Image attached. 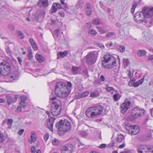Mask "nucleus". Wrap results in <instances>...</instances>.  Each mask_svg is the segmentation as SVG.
<instances>
[{
  "mask_svg": "<svg viewBox=\"0 0 153 153\" xmlns=\"http://www.w3.org/2000/svg\"><path fill=\"white\" fill-rule=\"evenodd\" d=\"M121 95L118 93L115 94H114L113 96L114 100L115 101H117L120 98Z\"/></svg>",
  "mask_w": 153,
  "mask_h": 153,
  "instance_id": "2f4dec72",
  "label": "nucleus"
},
{
  "mask_svg": "<svg viewBox=\"0 0 153 153\" xmlns=\"http://www.w3.org/2000/svg\"><path fill=\"white\" fill-rule=\"evenodd\" d=\"M31 151L32 153H34L36 151V149L34 146H32L30 148Z\"/></svg>",
  "mask_w": 153,
  "mask_h": 153,
  "instance_id": "e2e57ef3",
  "label": "nucleus"
},
{
  "mask_svg": "<svg viewBox=\"0 0 153 153\" xmlns=\"http://www.w3.org/2000/svg\"><path fill=\"white\" fill-rule=\"evenodd\" d=\"M82 97L87 96L89 94L88 91H86L83 93H81Z\"/></svg>",
  "mask_w": 153,
  "mask_h": 153,
  "instance_id": "603ef678",
  "label": "nucleus"
},
{
  "mask_svg": "<svg viewBox=\"0 0 153 153\" xmlns=\"http://www.w3.org/2000/svg\"><path fill=\"white\" fill-rule=\"evenodd\" d=\"M16 34L18 37L21 39L24 38V36L23 33L19 30H17L16 31Z\"/></svg>",
  "mask_w": 153,
  "mask_h": 153,
  "instance_id": "bb28decb",
  "label": "nucleus"
},
{
  "mask_svg": "<svg viewBox=\"0 0 153 153\" xmlns=\"http://www.w3.org/2000/svg\"><path fill=\"white\" fill-rule=\"evenodd\" d=\"M55 120L54 118L50 117L47 122V126L48 128L52 131H53V125L54 122Z\"/></svg>",
  "mask_w": 153,
  "mask_h": 153,
  "instance_id": "2eb2a0df",
  "label": "nucleus"
},
{
  "mask_svg": "<svg viewBox=\"0 0 153 153\" xmlns=\"http://www.w3.org/2000/svg\"><path fill=\"white\" fill-rule=\"evenodd\" d=\"M52 143L54 146H57L60 144V141L56 138H54L52 140Z\"/></svg>",
  "mask_w": 153,
  "mask_h": 153,
  "instance_id": "473e14b6",
  "label": "nucleus"
},
{
  "mask_svg": "<svg viewBox=\"0 0 153 153\" xmlns=\"http://www.w3.org/2000/svg\"><path fill=\"white\" fill-rule=\"evenodd\" d=\"M59 33V29H56V30H55L53 33V35L54 37H57L58 36V35Z\"/></svg>",
  "mask_w": 153,
  "mask_h": 153,
  "instance_id": "c03bdc74",
  "label": "nucleus"
},
{
  "mask_svg": "<svg viewBox=\"0 0 153 153\" xmlns=\"http://www.w3.org/2000/svg\"><path fill=\"white\" fill-rule=\"evenodd\" d=\"M126 129L129 133L132 135L137 134L140 131L139 128L137 125L127 126Z\"/></svg>",
  "mask_w": 153,
  "mask_h": 153,
  "instance_id": "9b49d317",
  "label": "nucleus"
},
{
  "mask_svg": "<svg viewBox=\"0 0 153 153\" xmlns=\"http://www.w3.org/2000/svg\"><path fill=\"white\" fill-rule=\"evenodd\" d=\"M82 97L81 93H80L76 95L75 98L76 99H79Z\"/></svg>",
  "mask_w": 153,
  "mask_h": 153,
  "instance_id": "13d9d810",
  "label": "nucleus"
},
{
  "mask_svg": "<svg viewBox=\"0 0 153 153\" xmlns=\"http://www.w3.org/2000/svg\"><path fill=\"white\" fill-rule=\"evenodd\" d=\"M123 62L124 65L126 66L130 64L129 60L127 58H124L123 59Z\"/></svg>",
  "mask_w": 153,
  "mask_h": 153,
  "instance_id": "79ce46f5",
  "label": "nucleus"
},
{
  "mask_svg": "<svg viewBox=\"0 0 153 153\" xmlns=\"http://www.w3.org/2000/svg\"><path fill=\"white\" fill-rule=\"evenodd\" d=\"M80 68L79 67L73 66L72 68V71L74 74H76L79 73Z\"/></svg>",
  "mask_w": 153,
  "mask_h": 153,
  "instance_id": "b1692460",
  "label": "nucleus"
},
{
  "mask_svg": "<svg viewBox=\"0 0 153 153\" xmlns=\"http://www.w3.org/2000/svg\"><path fill=\"white\" fill-rule=\"evenodd\" d=\"M28 59L29 60H31L32 59L33 56L32 53L31 51H30L29 52L28 55Z\"/></svg>",
  "mask_w": 153,
  "mask_h": 153,
  "instance_id": "5fc2aeb1",
  "label": "nucleus"
},
{
  "mask_svg": "<svg viewBox=\"0 0 153 153\" xmlns=\"http://www.w3.org/2000/svg\"><path fill=\"white\" fill-rule=\"evenodd\" d=\"M135 80H131L128 83V85L130 86H132L134 85V81Z\"/></svg>",
  "mask_w": 153,
  "mask_h": 153,
  "instance_id": "864d4df0",
  "label": "nucleus"
},
{
  "mask_svg": "<svg viewBox=\"0 0 153 153\" xmlns=\"http://www.w3.org/2000/svg\"><path fill=\"white\" fill-rule=\"evenodd\" d=\"M103 110L102 106H95L88 108L85 111V114L89 118H94L100 115Z\"/></svg>",
  "mask_w": 153,
  "mask_h": 153,
  "instance_id": "7ed1b4c3",
  "label": "nucleus"
},
{
  "mask_svg": "<svg viewBox=\"0 0 153 153\" xmlns=\"http://www.w3.org/2000/svg\"><path fill=\"white\" fill-rule=\"evenodd\" d=\"M142 11L145 18L149 19L153 16V7H144Z\"/></svg>",
  "mask_w": 153,
  "mask_h": 153,
  "instance_id": "1a4fd4ad",
  "label": "nucleus"
},
{
  "mask_svg": "<svg viewBox=\"0 0 153 153\" xmlns=\"http://www.w3.org/2000/svg\"><path fill=\"white\" fill-rule=\"evenodd\" d=\"M100 79L101 81H104L105 80V78L103 75H101L100 77Z\"/></svg>",
  "mask_w": 153,
  "mask_h": 153,
  "instance_id": "338daca9",
  "label": "nucleus"
},
{
  "mask_svg": "<svg viewBox=\"0 0 153 153\" xmlns=\"http://www.w3.org/2000/svg\"><path fill=\"white\" fill-rule=\"evenodd\" d=\"M133 109L135 110V111L138 114V115H139V117L143 115L144 114V110L143 109H140L137 107H135Z\"/></svg>",
  "mask_w": 153,
  "mask_h": 153,
  "instance_id": "a211bd4d",
  "label": "nucleus"
},
{
  "mask_svg": "<svg viewBox=\"0 0 153 153\" xmlns=\"http://www.w3.org/2000/svg\"><path fill=\"white\" fill-rule=\"evenodd\" d=\"M68 53V52L67 51L64 52H59L58 53V55H59L62 57L63 58L66 56Z\"/></svg>",
  "mask_w": 153,
  "mask_h": 153,
  "instance_id": "58836bf2",
  "label": "nucleus"
},
{
  "mask_svg": "<svg viewBox=\"0 0 153 153\" xmlns=\"http://www.w3.org/2000/svg\"><path fill=\"white\" fill-rule=\"evenodd\" d=\"M35 56L37 60L39 62H44L45 59L42 55L37 53L36 54Z\"/></svg>",
  "mask_w": 153,
  "mask_h": 153,
  "instance_id": "aec40b11",
  "label": "nucleus"
},
{
  "mask_svg": "<svg viewBox=\"0 0 153 153\" xmlns=\"http://www.w3.org/2000/svg\"><path fill=\"white\" fill-rule=\"evenodd\" d=\"M128 75L129 77L131 80H135V79L134 78L133 76V74L131 73V71L129 70L128 71Z\"/></svg>",
  "mask_w": 153,
  "mask_h": 153,
  "instance_id": "a19ab883",
  "label": "nucleus"
},
{
  "mask_svg": "<svg viewBox=\"0 0 153 153\" xmlns=\"http://www.w3.org/2000/svg\"><path fill=\"white\" fill-rule=\"evenodd\" d=\"M117 49L120 52L123 53L125 51V48L123 46L119 45L117 47Z\"/></svg>",
  "mask_w": 153,
  "mask_h": 153,
  "instance_id": "c9c22d12",
  "label": "nucleus"
},
{
  "mask_svg": "<svg viewBox=\"0 0 153 153\" xmlns=\"http://www.w3.org/2000/svg\"><path fill=\"white\" fill-rule=\"evenodd\" d=\"M50 102L51 105H61L62 104L61 102L55 97L51 98Z\"/></svg>",
  "mask_w": 153,
  "mask_h": 153,
  "instance_id": "ddd939ff",
  "label": "nucleus"
},
{
  "mask_svg": "<svg viewBox=\"0 0 153 153\" xmlns=\"http://www.w3.org/2000/svg\"><path fill=\"white\" fill-rule=\"evenodd\" d=\"M29 41L32 45L36 43L35 41L33 40V39H30Z\"/></svg>",
  "mask_w": 153,
  "mask_h": 153,
  "instance_id": "0e129e2a",
  "label": "nucleus"
},
{
  "mask_svg": "<svg viewBox=\"0 0 153 153\" xmlns=\"http://www.w3.org/2000/svg\"><path fill=\"white\" fill-rule=\"evenodd\" d=\"M134 21L137 23H141L143 22L145 23L148 22L146 21L142 11L138 12L135 13L134 17Z\"/></svg>",
  "mask_w": 153,
  "mask_h": 153,
  "instance_id": "0eeeda50",
  "label": "nucleus"
},
{
  "mask_svg": "<svg viewBox=\"0 0 153 153\" xmlns=\"http://www.w3.org/2000/svg\"><path fill=\"white\" fill-rule=\"evenodd\" d=\"M138 153H153V149L146 146L140 145L137 147Z\"/></svg>",
  "mask_w": 153,
  "mask_h": 153,
  "instance_id": "9d476101",
  "label": "nucleus"
},
{
  "mask_svg": "<svg viewBox=\"0 0 153 153\" xmlns=\"http://www.w3.org/2000/svg\"><path fill=\"white\" fill-rule=\"evenodd\" d=\"M113 43L111 42H107L105 44L106 46L108 48H111L113 46Z\"/></svg>",
  "mask_w": 153,
  "mask_h": 153,
  "instance_id": "8fccbe9b",
  "label": "nucleus"
},
{
  "mask_svg": "<svg viewBox=\"0 0 153 153\" xmlns=\"http://www.w3.org/2000/svg\"><path fill=\"white\" fill-rule=\"evenodd\" d=\"M138 114L137 113L135 110L133 109L131 111V118L134 120L139 117Z\"/></svg>",
  "mask_w": 153,
  "mask_h": 153,
  "instance_id": "4be33fe9",
  "label": "nucleus"
},
{
  "mask_svg": "<svg viewBox=\"0 0 153 153\" xmlns=\"http://www.w3.org/2000/svg\"><path fill=\"white\" fill-rule=\"evenodd\" d=\"M116 63V58L111 55L106 54L102 58V65L105 68H111L115 66Z\"/></svg>",
  "mask_w": 153,
  "mask_h": 153,
  "instance_id": "f03ea898",
  "label": "nucleus"
},
{
  "mask_svg": "<svg viewBox=\"0 0 153 153\" xmlns=\"http://www.w3.org/2000/svg\"><path fill=\"white\" fill-rule=\"evenodd\" d=\"M88 34L91 36H94L97 34V32L95 30L91 29L88 31Z\"/></svg>",
  "mask_w": 153,
  "mask_h": 153,
  "instance_id": "72a5a7b5",
  "label": "nucleus"
},
{
  "mask_svg": "<svg viewBox=\"0 0 153 153\" xmlns=\"http://www.w3.org/2000/svg\"><path fill=\"white\" fill-rule=\"evenodd\" d=\"M11 71V67L9 64L1 63L0 65V72L1 74L3 76L8 75Z\"/></svg>",
  "mask_w": 153,
  "mask_h": 153,
  "instance_id": "423d86ee",
  "label": "nucleus"
},
{
  "mask_svg": "<svg viewBox=\"0 0 153 153\" xmlns=\"http://www.w3.org/2000/svg\"><path fill=\"white\" fill-rule=\"evenodd\" d=\"M92 23L94 25H99L102 24L103 22L98 19H95L93 20Z\"/></svg>",
  "mask_w": 153,
  "mask_h": 153,
  "instance_id": "c85d7f7f",
  "label": "nucleus"
},
{
  "mask_svg": "<svg viewBox=\"0 0 153 153\" xmlns=\"http://www.w3.org/2000/svg\"><path fill=\"white\" fill-rule=\"evenodd\" d=\"M6 98L7 99V102L9 104H10L11 103L15 102V100L17 99V98L13 99L9 95L6 96Z\"/></svg>",
  "mask_w": 153,
  "mask_h": 153,
  "instance_id": "393cba45",
  "label": "nucleus"
},
{
  "mask_svg": "<svg viewBox=\"0 0 153 153\" xmlns=\"http://www.w3.org/2000/svg\"><path fill=\"white\" fill-rule=\"evenodd\" d=\"M120 153H131V152L130 150L126 149L120 152Z\"/></svg>",
  "mask_w": 153,
  "mask_h": 153,
  "instance_id": "bf43d9fd",
  "label": "nucleus"
},
{
  "mask_svg": "<svg viewBox=\"0 0 153 153\" xmlns=\"http://www.w3.org/2000/svg\"><path fill=\"white\" fill-rule=\"evenodd\" d=\"M124 103L125 105H130L131 102L129 99H126L124 101Z\"/></svg>",
  "mask_w": 153,
  "mask_h": 153,
  "instance_id": "de8ad7c7",
  "label": "nucleus"
},
{
  "mask_svg": "<svg viewBox=\"0 0 153 153\" xmlns=\"http://www.w3.org/2000/svg\"><path fill=\"white\" fill-rule=\"evenodd\" d=\"M92 24L91 22H88L87 23L85 26L88 28H90L91 27Z\"/></svg>",
  "mask_w": 153,
  "mask_h": 153,
  "instance_id": "680f3d73",
  "label": "nucleus"
},
{
  "mask_svg": "<svg viewBox=\"0 0 153 153\" xmlns=\"http://www.w3.org/2000/svg\"><path fill=\"white\" fill-rule=\"evenodd\" d=\"M85 11L86 13L88 16H90L92 13V10L91 8V4H86L85 6Z\"/></svg>",
  "mask_w": 153,
  "mask_h": 153,
  "instance_id": "6ab92c4d",
  "label": "nucleus"
},
{
  "mask_svg": "<svg viewBox=\"0 0 153 153\" xmlns=\"http://www.w3.org/2000/svg\"><path fill=\"white\" fill-rule=\"evenodd\" d=\"M80 135L82 137H84L87 136L88 133L86 131H84L80 132Z\"/></svg>",
  "mask_w": 153,
  "mask_h": 153,
  "instance_id": "49530a36",
  "label": "nucleus"
},
{
  "mask_svg": "<svg viewBox=\"0 0 153 153\" xmlns=\"http://www.w3.org/2000/svg\"><path fill=\"white\" fill-rule=\"evenodd\" d=\"M98 46L101 49H104L105 47L104 45L102 44H98Z\"/></svg>",
  "mask_w": 153,
  "mask_h": 153,
  "instance_id": "774afa93",
  "label": "nucleus"
},
{
  "mask_svg": "<svg viewBox=\"0 0 153 153\" xmlns=\"http://www.w3.org/2000/svg\"><path fill=\"white\" fill-rule=\"evenodd\" d=\"M98 53L96 51L89 52L85 57L86 63L89 65L94 64L97 60Z\"/></svg>",
  "mask_w": 153,
  "mask_h": 153,
  "instance_id": "39448f33",
  "label": "nucleus"
},
{
  "mask_svg": "<svg viewBox=\"0 0 153 153\" xmlns=\"http://www.w3.org/2000/svg\"><path fill=\"white\" fill-rule=\"evenodd\" d=\"M105 89L108 92H110L111 91H114V90L116 92H117V91L114 90V89L113 87L109 86L108 85H106V87H105Z\"/></svg>",
  "mask_w": 153,
  "mask_h": 153,
  "instance_id": "4c0bfd02",
  "label": "nucleus"
},
{
  "mask_svg": "<svg viewBox=\"0 0 153 153\" xmlns=\"http://www.w3.org/2000/svg\"><path fill=\"white\" fill-rule=\"evenodd\" d=\"M146 52L144 50H139L137 51V53L139 56H144L146 54Z\"/></svg>",
  "mask_w": 153,
  "mask_h": 153,
  "instance_id": "cd10ccee",
  "label": "nucleus"
},
{
  "mask_svg": "<svg viewBox=\"0 0 153 153\" xmlns=\"http://www.w3.org/2000/svg\"><path fill=\"white\" fill-rule=\"evenodd\" d=\"M62 6L59 3H54L53 4L52 7L51 13H53L56 12L58 9H62Z\"/></svg>",
  "mask_w": 153,
  "mask_h": 153,
  "instance_id": "4468645a",
  "label": "nucleus"
},
{
  "mask_svg": "<svg viewBox=\"0 0 153 153\" xmlns=\"http://www.w3.org/2000/svg\"><path fill=\"white\" fill-rule=\"evenodd\" d=\"M97 28L99 32L101 34H104L107 32V30H105L102 27L97 26Z\"/></svg>",
  "mask_w": 153,
  "mask_h": 153,
  "instance_id": "c756f323",
  "label": "nucleus"
},
{
  "mask_svg": "<svg viewBox=\"0 0 153 153\" xmlns=\"http://www.w3.org/2000/svg\"><path fill=\"white\" fill-rule=\"evenodd\" d=\"M38 5L42 7H45L47 6L48 5V0H39Z\"/></svg>",
  "mask_w": 153,
  "mask_h": 153,
  "instance_id": "f3484780",
  "label": "nucleus"
},
{
  "mask_svg": "<svg viewBox=\"0 0 153 153\" xmlns=\"http://www.w3.org/2000/svg\"><path fill=\"white\" fill-rule=\"evenodd\" d=\"M147 59L150 60H153V55H149L148 56Z\"/></svg>",
  "mask_w": 153,
  "mask_h": 153,
  "instance_id": "6e6d98bb",
  "label": "nucleus"
},
{
  "mask_svg": "<svg viewBox=\"0 0 153 153\" xmlns=\"http://www.w3.org/2000/svg\"><path fill=\"white\" fill-rule=\"evenodd\" d=\"M124 139V136L122 134H119L117 136L116 140L118 142H121Z\"/></svg>",
  "mask_w": 153,
  "mask_h": 153,
  "instance_id": "f704fd0d",
  "label": "nucleus"
},
{
  "mask_svg": "<svg viewBox=\"0 0 153 153\" xmlns=\"http://www.w3.org/2000/svg\"><path fill=\"white\" fill-rule=\"evenodd\" d=\"M32 46L33 49L35 51H36L38 50V47L36 44V43H35V44L32 45Z\"/></svg>",
  "mask_w": 153,
  "mask_h": 153,
  "instance_id": "052dcab7",
  "label": "nucleus"
},
{
  "mask_svg": "<svg viewBox=\"0 0 153 153\" xmlns=\"http://www.w3.org/2000/svg\"><path fill=\"white\" fill-rule=\"evenodd\" d=\"M55 91L57 96L63 98L67 97L70 92V90L68 89L66 85L62 82L56 84Z\"/></svg>",
  "mask_w": 153,
  "mask_h": 153,
  "instance_id": "f257e3e1",
  "label": "nucleus"
},
{
  "mask_svg": "<svg viewBox=\"0 0 153 153\" xmlns=\"http://www.w3.org/2000/svg\"><path fill=\"white\" fill-rule=\"evenodd\" d=\"M30 137L31 140H29V141L30 143H32L35 142L36 140V134L34 132L32 131L31 132Z\"/></svg>",
  "mask_w": 153,
  "mask_h": 153,
  "instance_id": "412c9836",
  "label": "nucleus"
},
{
  "mask_svg": "<svg viewBox=\"0 0 153 153\" xmlns=\"http://www.w3.org/2000/svg\"><path fill=\"white\" fill-rule=\"evenodd\" d=\"M106 145L105 144H101V145H100L99 146V147L100 149H102V148H104L105 147H106Z\"/></svg>",
  "mask_w": 153,
  "mask_h": 153,
  "instance_id": "69168bd1",
  "label": "nucleus"
},
{
  "mask_svg": "<svg viewBox=\"0 0 153 153\" xmlns=\"http://www.w3.org/2000/svg\"><path fill=\"white\" fill-rule=\"evenodd\" d=\"M144 78L143 77L139 81L136 82H134V86L135 87H137L138 86L142 84L144 81Z\"/></svg>",
  "mask_w": 153,
  "mask_h": 153,
  "instance_id": "a878e982",
  "label": "nucleus"
},
{
  "mask_svg": "<svg viewBox=\"0 0 153 153\" xmlns=\"http://www.w3.org/2000/svg\"><path fill=\"white\" fill-rule=\"evenodd\" d=\"M19 75V73L18 72L16 73V74H13L11 76L10 78V80H14L17 79H18Z\"/></svg>",
  "mask_w": 153,
  "mask_h": 153,
  "instance_id": "7c9ffc66",
  "label": "nucleus"
},
{
  "mask_svg": "<svg viewBox=\"0 0 153 153\" xmlns=\"http://www.w3.org/2000/svg\"><path fill=\"white\" fill-rule=\"evenodd\" d=\"M129 108V106H120V111L122 114H124Z\"/></svg>",
  "mask_w": 153,
  "mask_h": 153,
  "instance_id": "5701e85b",
  "label": "nucleus"
},
{
  "mask_svg": "<svg viewBox=\"0 0 153 153\" xmlns=\"http://www.w3.org/2000/svg\"><path fill=\"white\" fill-rule=\"evenodd\" d=\"M73 146L71 144L61 146L60 149L61 153H72L73 150Z\"/></svg>",
  "mask_w": 153,
  "mask_h": 153,
  "instance_id": "f8f14e48",
  "label": "nucleus"
},
{
  "mask_svg": "<svg viewBox=\"0 0 153 153\" xmlns=\"http://www.w3.org/2000/svg\"><path fill=\"white\" fill-rule=\"evenodd\" d=\"M22 110V107L21 106H19L16 109V111L17 112H19Z\"/></svg>",
  "mask_w": 153,
  "mask_h": 153,
  "instance_id": "4d7b16f0",
  "label": "nucleus"
},
{
  "mask_svg": "<svg viewBox=\"0 0 153 153\" xmlns=\"http://www.w3.org/2000/svg\"><path fill=\"white\" fill-rule=\"evenodd\" d=\"M137 5V4L136 2H134L132 5V8L131 9V12L132 14L134 12L135 9Z\"/></svg>",
  "mask_w": 153,
  "mask_h": 153,
  "instance_id": "e433bc0d",
  "label": "nucleus"
},
{
  "mask_svg": "<svg viewBox=\"0 0 153 153\" xmlns=\"http://www.w3.org/2000/svg\"><path fill=\"white\" fill-rule=\"evenodd\" d=\"M82 6V2L81 1H79L77 3L76 7L77 8H79Z\"/></svg>",
  "mask_w": 153,
  "mask_h": 153,
  "instance_id": "09e8293b",
  "label": "nucleus"
},
{
  "mask_svg": "<svg viewBox=\"0 0 153 153\" xmlns=\"http://www.w3.org/2000/svg\"><path fill=\"white\" fill-rule=\"evenodd\" d=\"M83 74L85 78H88L89 76L88 74L87 71L86 70H85L83 71Z\"/></svg>",
  "mask_w": 153,
  "mask_h": 153,
  "instance_id": "3c124183",
  "label": "nucleus"
},
{
  "mask_svg": "<svg viewBox=\"0 0 153 153\" xmlns=\"http://www.w3.org/2000/svg\"><path fill=\"white\" fill-rule=\"evenodd\" d=\"M115 36V34L114 32H110L107 33L106 34V36L107 37H110L113 36Z\"/></svg>",
  "mask_w": 153,
  "mask_h": 153,
  "instance_id": "a18cd8bd",
  "label": "nucleus"
},
{
  "mask_svg": "<svg viewBox=\"0 0 153 153\" xmlns=\"http://www.w3.org/2000/svg\"><path fill=\"white\" fill-rule=\"evenodd\" d=\"M26 97L25 96H22L21 97V102H20V105H22V104L24 103V102L26 100Z\"/></svg>",
  "mask_w": 153,
  "mask_h": 153,
  "instance_id": "37998d69",
  "label": "nucleus"
},
{
  "mask_svg": "<svg viewBox=\"0 0 153 153\" xmlns=\"http://www.w3.org/2000/svg\"><path fill=\"white\" fill-rule=\"evenodd\" d=\"M13 123V120L12 119H8L7 120V124L8 127L11 128L12 126V124Z\"/></svg>",
  "mask_w": 153,
  "mask_h": 153,
  "instance_id": "ea45409f",
  "label": "nucleus"
},
{
  "mask_svg": "<svg viewBox=\"0 0 153 153\" xmlns=\"http://www.w3.org/2000/svg\"><path fill=\"white\" fill-rule=\"evenodd\" d=\"M51 113L55 117L59 115L61 111L65 109L64 106H51Z\"/></svg>",
  "mask_w": 153,
  "mask_h": 153,
  "instance_id": "6e6552de",
  "label": "nucleus"
},
{
  "mask_svg": "<svg viewBox=\"0 0 153 153\" xmlns=\"http://www.w3.org/2000/svg\"><path fill=\"white\" fill-rule=\"evenodd\" d=\"M56 126L58 129V132H61V134L68 132L71 128V124L67 120H64L63 121L61 120L56 123Z\"/></svg>",
  "mask_w": 153,
  "mask_h": 153,
  "instance_id": "20e7f679",
  "label": "nucleus"
},
{
  "mask_svg": "<svg viewBox=\"0 0 153 153\" xmlns=\"http://www.w3.org/2000/svg\"><path fill=\"white\" fill-rule=\"evenodd\" d=\"M55 120L54 118L50 117L47 122V126L48 128L52 131H53V125L54 122Z\"/></svg>",
  "mask_w": 153,
  "mask_h": 153,
  "instance_id": "dca6fc26",
  "label": "nucleus"
}]
</instances>
